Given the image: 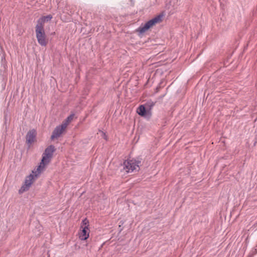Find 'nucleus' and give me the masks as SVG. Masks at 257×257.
Listing matches in <instances>:
<instances>
[{"instance_id": "obj_1", "label": "nucleus", "mask_w": 257, "mask_h": 257, "mask_svg": "<svg viewBox=\"0 0 257 257\" xmlns=\"http://www.w3.org/2000/svg\"><path fill=\"white\" fill-rule=\"evenodd\" d=\"M54 151L55 148L52 145L49 146L45 149L43 154L41 162L38 166L37 168L33 171V173L35 174L36 177L40 175L41 172L44 170L45 165L49 163Z\"/></svg>"}, {"instance_id": "obj_2", "label": "nucleus", "mask_w": 257, "mask_h": 257, "mask_svg": "<svg viewBox=\"0 0 257 257\" xmlns=\"http://www.w3.org/2000/svg\"><path fill=\"white\" fill-rule=\"evenodd\" d=\"M162 16L158 15L152 19L149 20L144 25H142L138 29L137 32L143 34L149 30L150 28L162 21Z\"/></svg>"}, {"instance_id": "obj_3", "label": "nucleus", "mask_w": 257, "mask_h": 257, "mask_svg": "<svg viewBox=\"0 0 257 257\" xmlns=\"http://www.w3.org/2000/svg\"><path fill=\"white\" fill-rule=\"evenodd\" d=\"M36 35L38 43L41 46H46L48 43V40L44 28L36 26Z\"/></svg>"}, {"instance_id": "obj_4", "label": "nucleus", "mask_w": 257, "mask_h": 257, "mask_svg": "<svg viewBox=\"0 0 257 257\" xmlns=\"http://www.w3.org/2000/svg\"><path fill=\"white\" fill-rule=\"evenodd\" d=\"M139 162L135 160H128L123 162V169L127 173L132 172L134 171H138Z\"/></svg>"}, {"instance_id": "obj_5", "label": "nucleus", "mask_w": 257, "mask_h": 257, "mask_svg": "<svg viewBox=\"0 0 257 257\" xmlns=\"http://www.w3.org/2000/svg\"><path fill=\"white\" fill-rule=\"evenodd\" d=\"M38 177V176L36 177L35 174L33 172L32 174L27 176L25 179L24 184L19 190V193H23V192L27 191L31 186L34 179L37 178Z\"/></svg>"}, {"instance_id": "obj_6", "label": "nucleus", "mask_w": 257, "mask_h": 257, "mask_svg": "<svg viewBox=\"0 0 257 257\" xmlns=\"http://www.w3.org/2000/svg\"><path fill=\"white\" fill-rule=\"evenodd\" d=\"M88 221L85 219L82 221L81 228L82 230L79 233V238L81 240H86L89 237Z\"/></svg>"}, {"instance_id": "obj_7", "label": "nucleus", "mask_w": 257, "mask_h": 257, "mask_svg": "<svg viewBox=\"0 0 257 257\" xmlns=\"http://www.w3.org/2000/svg\"><path fill=\"white\" fill-rule=\"evenodd\" d=\"M66 124H61L56 127L53 132L52 135L51 137L52 140H54L60 137L66 129Z\"/></svg>"}, {"instance_id": "obj_8", "label": "nucleus", "mask_w": 257, "mask_h": 257, "mask_svg": "<svg viewBox=\"0 0 257 257\" xmlns=\"http://www.w3.org/2000/svg\"><path fill=\"white\" fill-rule=\"evenodd\" d=\"M36 132L35 130L30 131L26 136V143L28 145H31L35 140Z\"/></svg>"}, {"instance_id": "obj_9", "label": "nucleus", "mask_w": 257, "mask_h": 257, "mask_svg": "<svg viewBox=\"0 0 257 257\" xmlns=\"http://www.w3.org/2000/svg\"><path fill=\"white\" fill-rule=\"evenodd\" d=\"M137 112L140 115L148 118H150L151 115L150 111H147L143 105L138 108Z\"/></svg>"}, {"instance_id": "obj_10", "label": "nucleus", "mask_w": 257, "mask_h": 257, "mask_svg": "<svg viewBox=\"0 0 257 257\" xmlns=\"http://www.w3.org/2000/svg\"><path fill=\"white\" fill-rule=\"evenodd\" d=\"M52 18V17L51 15H48L47 16L41 17L38 20L36 26L44 28V23L46 22L50 21Z\"/></svg>"}, {"instance_id": "obj_11", "label": "nucleus", "mask_w": 257, "mask_h": 257, "mask_svg": "<svg viewBox=\"0 0 257 257\" xmlns=\"http://www.w3.org/2000/svg\"><path fill=\"white\" fill-rule=\"evenodd\" d=\"M74 117V113H72V114H70L69 116H68L67 117L66 120L64 122H62V124H66V127H67L68 124L70 122H71V121L73 120Z\"/></svg>"}, {"instance_id": "obj_12", "label": "nucleus", "mask_w": 257, "mask_h": 257, "mask_svg": "<svg viewBox=\"0 0 257 257\" xmlns=\"http://www.w3.org/2000/svg\"><path fill=\"white\" fill-rule=\"evenodd\" d=\"M154 105V103L153 102H152L151 106H153Z\"/></svg>"}]
</instances>
